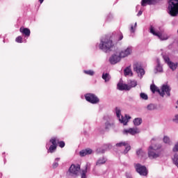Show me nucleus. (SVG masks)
I'll use <instances>...</instances> for the list:
<instances>
[{"label": "nucleus", "mask_w": 178, "mask_h": 178, "mask_svg": "<svg viewBox=\"0 0 178 178\" xmlns=\"http://www.w3.org/2000/svg\"><path fill=\"white\" fill-rule=\"evenodd\" d=\"M49 143H51V145H50L49 149L47 150V152H50V154H54V152L56 151V148H58V144L60 148H64L65 145H66L63 140L59 141V139L56 137L51 138L49 140Z\"/></svg>", "instance_id": "1"}, {"label": "nucleus", "mask_w": 178, "mask_h": 178, "mask_svg": "<svg viewBox=\"0 0 178 178\" xmlns=\"http://www.w3.org/2000/svg\"><path fill=\"white\" fill-rule=\"evenodd\" d=\"M168 10L170 16L173 17L178 15V0H170L168 2Z\"/></svg>", "instance_id": "2"}, {"label": "nucleus", "mask_w": 178, "mask_h": 178, "mask_svg": "<svg viewBox=\"0 0 178 178\" xmlns=\"http://www.w3.org/2000/svg\"><path fill=\"white\" fill-rule=\"evenodd\" d=\"M113 47V42H112V40L111 39H104V40H102L100 44H99V49H102V51H109L111 48Z\"/></svg>", "instance_id": "3"}, {"label": "nucleus", "mask_w": 178, "mask_h": 178, "mask_svg": "<svg viewBox=\"0 0 178 178\" xmlns=\"http://www.w3.org/2000/svg\"><path fill=\"white\" fill-rule=\"evenodd\" d=\"M85 99L88 102H90V104H98L99 102V99L97 95L92 93H87L85 95Z\"/></svg>", "instance_id": "4"}, {"label": "nucleus", "mask_w": 178, "mask_h": 178, "mask_svg": "<svg viewBox=\"0 0 178 178\" xmlns=\"http://www.w3.org/2000/svg\"><path fill=\"white\" fill-rule=\"evenodd\" d=\"M135 169L137 173H139L140 176H147V175H148V170H147V167L140 163L136 164Z\"/></svg>", "instance_id": "5"}, {"label": "nucleus", "mask_w": 178, "mask_h": 178, "mask_svg": "<svg viewBox=\"0 0 178 178\" xmlns=\"http://www.w3.org/2000/svg\"><path fill=\"white\" fill-rule=\"evenodd\" d=\"M157 149H159V147L156 146H150L149 147L148 156L150 159H154L155 158L159 157V153L155 152Z\"/></svg>", "instance_id": "6"}, {"label": "nucleus", "mask_w": 178, "mask_h": 178, "mask_svg": "<svg viewBox=\"0 0 178 178\" xmlns=\"http://www.w3.org/2000/svg\"><path fill=\"white\" fill-rule=\"evenodd\" d=\"M80 169V164H72L69 168V172L72 176H79Z\"/></svg>", "instance_id": "7"}, {"label": "nucleus", "mask_w": 178, "mask_h": 178, "mask_svg": "<svg viewBox=\"0 0 178 178\" xmlns=\"http://www.w3.org/2000/svg\"><path fill=\"white\" fill-rule=\"evenodd\" d=\"M134 72H136L138 74H140V77H143L145 74V70L141 66V64L135 63L133 65Z\"/></svg>", "instance_id": "8"}, {"label": "nucleus", "mask_w": 178, "mask_h": 178, "mask_svg": "<svg viewBox=\"0 0 178 178\" xmlns=\"http://www.w3.org/2000/svg\"><path fill=\"white\" fill-rule=\"evenodd\" d=\"M116 115L117 118H119L120 123H123L124 125L127 124L129 119H131V118L130 116H127V115H125L126 118H124L123 116H122L120 118V110L118 109V108H116Z\"/></svg>", "instance_id": "9"}, {"label": "nucleus", "mask_w": 178, "mask_h": 178, "mask_svg": "<svg viewBox=\"0 0 178 178\" xmlns=\"http://www.w3.org/2000/svg\"><path fill=\"white\" fill-rule=\"evenodd\" d=\"M171 88L168 85H163L161 87V91H160V95L161 97H165V94L168 95V97H170V91Z\"/></svg>", "instance_id": "10"}, {"label": "nucleus", "mask_w": 178, "mask_h": 178, "mask_svg": "<svg viewBox=\"0 0 178 178\" xmlns=\"http://www.w3.org/2000/svg\"><path fill=\"white\" fill-rule=\"evenodd\" d=\"M150 33L153 34V35H156V37H158L160 40H168V35L166 34H162L161 33L155 32V31L154 30V27L152 26L150 27Z\"/></svg>", "instance_id": "11"}, {"label": "nucleus", "mask_w": 178, "mask_h": 178, "mask_svg": "<svg viewBox=\"0 0 178 178\" xmlns=\"http://www.w3.org/2000/svg\"><path fill=\"white\" fill-rule=\"evenodd\" d=\"M122 57L120 56H117V55H113L110 59L109 62L111 65H116L118 62H120V59Z\"/></svg>", "instance_id": "12"}, {"label": "nucleus", "mask_w": 178, "mask_h": 178, "mask_svg": "<svg viewBox=\"0 0 178 178\" xmlns=\"http://www.w3.org/2000/svg\"><path fill=\"white\" fill-rule=\"evenodd\" d=\"M90 168H91V164L87 163L85 165V169L82 170L81 174V178H87V172L88 170H90Z\"/></svg>", "instance_id": "13"}, {"label": "nucleus", "mask_w": 178, "mask_h": 178, "mask_svg": "<svg viewBox=\"0 0 178 178\" xmlns=\"http://www.w3.org/2000/svg\"><path fill=\"white\" fill-rule=\"evenodd\" d=\"M124 133H126V134L129 133V134H131V136H134V134H138V133H140V129L137 127L130 128L129 129H125Z\"/></svg>", "instance_id": "14"}, {"label": "nucleus", "mask_w": 178, "mask_h": 178, "mask_svg": "<svg viewBox=\"0 0 178 178\" xmlns=\"http://www.w3.org/2000/svg\"><path fill=\"white\" fill-rule=\"evenodd\" d=\"M130 54H131V47H128L120 53V58H126V56H129Z\"/></svg>", "instance_id": "15"}, {"label": "nucleus", "mask_w": 178, "mask_h": 178, "mask_svg": "<svg viewBox=\"0 0 178 178\" xmlns=\"http://www.w3.org/2000/svg\"><path fill=\"white\" fill-rule=\"evenodd\" d=\"M117 87L120 91H123L124 90H127V91H129L130 90V87L127 84L122 83H118Z\"/></svg>", "instance_id": "16"}, {"label": "nucleus", "mask_w": 178, "mask_h": 178, "mask_svg": "<svg viewBox=\"0 0 178 178\" xmlns=\"http://www.w3.org/2000/svg\"><path fill=\"white\" fill-rule=\"evenodd\" d=\"M91 154H92L91 149H83L79 152L80 156H86V155H91Z\"/></svg>", "instance_id": "17"}, {"label": "nucleus", "mask_w": 178, "mask_h": 178, "mask_svg": "<svg viewBox=\"0 0 178 178\" xmlns=\"http://www.w3.org/2000/svg\"><path fill=\"white\" fill-rule=\"evenodd\" d=\"M124 75L125 76V77L127 76H133V71H131V65L127 67L124 70Z\"/></svg>", "instance_id": "18"}, {"label": "nucleus", "mask_w": 178, "mask_h": 178, "mask_svg": "<svg viewBox=\"0 0 178 178\" xmlns=\"http://www.w3.org/2000/svg\"><path fill=\"white\" fill-rule=\"evenodd\" d=\"M19 31L20 33L24 34L26 37H30V34L31 33L29 28H20Z\"/></svg>", "instance_id": "19"}, {"label": "nucleus", "mask_w": 178, "mask_h": 178, "mask_svg": "<svg viewBox=\"0 0 178 178\" xmlns=\"http://www.w3.org/2000/svg\"><path fill=\"white\" fill-rule=\"evenodd\" d=\"M156 2V0H142L141 5L143 6H147V5H154Z\"/></svg>", "instance_id": "20"}, {"label": "nucleus", "mask_w": 178, "mask_h": 178, "mask_svg": "<svg viewBox=\"0 0 178 178\" xmlns=\"http://www.w3.org/2000/svg\"><path fill=\"white\" fill-rule=\"evenodd\" d=\"M150 90L153 94H155V92H159V94L161 93V90H159V88H158L155 84H152L150 86Z\"/></svg>", "instance_id": "21"}, {"label": "nucleus", "mask_w": 178, "mask_h": 178, "mask_svg": "<svg viewBox=\"0 0 178 178\" xmlns=\"http://www.w3.org/2000/svg\"><path fill=\"white\" fill-rule=\"evenodd\" d=\"M111 129H115V125L113 124H111L109 122L105 123V130L106 131H109V130H111Z\"/></svg>", "instance_id": "22"}, {"label": "nucleus", "mask_w": 178, "mask_h": 178, "mask_svg": "<svg viewBox=\"0 0 178 178\" xmlns=\"http://www.w3.org/2000/svg\"><path fill=\"white\" fill-rule=\"evenodd\" d=\"M102 78L106 83V82L109 81V80H111V75L108 73H106V74L103 73Z\"/></svg>", "instance_id": "23"}, {"label": "nucleus", "mask_w": 178, "mask_h": 178, "mask_svg": "<svg viewBox=\"0 0 178 178\" xmlns=\"http://www.w3.org/2000/svg\"><path fill=\"white\" fill-rule=\"evenodd\" d=\"M143 123V119L138 118L134 120V124L135 126H140Z\"/></svg>", "instance_id": "24"}, {"label": "nucleus", "mask_w": 178, "mask_h": 178, "mask_svg": "<svg viewBox=\"0 0 178 178\" xmlns=\"http://www.w3.org/2000/svg\"><path fill=\"white\" fill-rule=\"evenodd\" d=\"M136 155L138 156V158H143L145 155V152L143 151L142 149H139L138 151H136Z\"/></svg>", "instance_id": "25"}, {"label": "nucleus", "mask_w": 178, "mask_h": 178, "mask_svg": "<svg viewBox=\"0 0 178 178\" xmlns=\"http://www.w3.org/2000/svg\"><path fill=\"white\" fill-rule=\"evenodd\" d=\"M168 66L172 70H176L177 67V65L172 62H168Z\"/></svg>", "instance_id": "26"}, {"label": "nucleus", "mask_w": 178, "mask_h": 178, "mask_svg": "<svg viewBox=\"0 0 178 178\" xmlns=\"http://www.w3.org/2000/svg\"><path fill=\"white\" fill-rule=\"evenodd\" d=\"M129 86H128V87H130L131 88H133V87H136L137 86V81H129Z\"/></svg>", "instance_id": "27"}, {"label": "nucleus", "mask_w": 178, "mask_h": 178, "mask_svg": "<svg viewBox=\"0 0 178 178\" xmlns=\"http://www.w3.org/2000/svg\"><path fill=\"white\" fill-rule=\"evenodd\" d=\"M105 162H106V160L104 158L102 159H99L97 162L96 163L97 165H104V163H105Z\"/></svg>", "instance_id": "28"}, {"label": "nucleus", "mask_w": 178, "mask_h": 178, "mask_svg": "<svg viewBox=\"0 0 178 178\" xmlns=\"http://www.w3.org/2000/svg\"><path fill=\"white\" fill-rule=\"evenodd\" d=\"M124 147H125V149L124 150V154H127V152H129V151L131 149V147L127 143V145H124Z\"/></svg>", "instance_id": "29"}, {"label": "nucleus", "mask_w": 178, "mask_h": 178, "mask_svg": "<svg viewBox=\"0 0 178 178\" xmlns=\"http://www.w3.org/2000/svg\"><path fill=\"white\" fill-rule=\"evenodd\" d=\"M83 73H85V74H88V76H94V74H95V72H94V71L91 70H84Z\"/></svg>", "instance_id": "30"}, {"label": "nucleus", "mask_w": 178, "mask_h": 178, "mask_svg": "<svg viewBox=\"0 0 178 178\" xmlns=\"http://www.w3.org/2000/svg\"><path fill=\"white\" fill-rule=\"evenodd\" d=\"M60 159H59V158H56V159H55V161H54V163H53V168H54V169H55V168H58V166H59V163H58V162H59Z\"/></svg>", "instance_id": "31"}, {"label": "nucleus", "mask_w": 178, "mask_h": 178, "mask_svg": "<svg viewBox=\"0 0 178 178\" xmlns=\"http://www.w3.org/2000/svg\"><path fill=\"white\" fill-rule=\"evenodd\" d=\"M15 41L16 42L22 44V42H23V38L22 36H18L16 38Z\"/></svg>", "instance_id": "32"}, {"label": "nucleus", "mask_w": 178, "mask_h": 178, "mask_svg": "<svg viewBox=\"0 0 178 178\" xmlns=\"http://www.w3.org/2000/svg\"><path fill=\"white\" fill-rule=\"evenodd\" d=\"M124 145H127V142H120L116 144V147H124Z\"/></svg>", "instance_id": "33"}, {"label": "nucleus", "mask_w": 178, "mask_h": 178, "mask_svg": "<svg viewBox=\"0 0 178 178\" xmlns=\"http://www.w3.org/2000/svg\"><path fill=\"white\" fill-rule=\"evenodd\" d=\"M140 98H142V99H148V95H147V94L145 93H140Z\"/></svg>", "instance_id": "34"}, {"label": "nucleus", "mask_w": 178, "mask_h": 178, "mask_svg": "<svg viewBox=\"0 0 178 178\" xmlns=\"http://www.w3.org/2000/svg\"><path fill=\"white\" fill-rule=\"evenodd\" d=\"M148 111H154L155 109V106L154 104H149L147 106Z\"/></svg>", "instance_id": "35"}, {"label": "nucleus", "mask_w": 178, "mask_h": 178, "mask_svg": "<svg viewBox=\"0 0 178 178\" xmlns=\"http://www.w3.org/2000/svg\"><path fill=\"white\" fill-rule=\"evenodd\" d=\"M163 141L165 144L170 143V139L168 136H164Z\"/></svg>", "instance_id": "36"}, {"label": "nucleus", "mask_w": 178, "mask_h": 178, "mask_svg": "<svg viewBox=\"0 0 178 178\" xmlns=\"http://www.w3.org/2000/svg\"><path fill=\"white\" fill-rule=\"evenodd\" d=\"M156 70L158 71V72H159L160 73L161 72H162V71H163V68H162V66H161V65H157V67H156Z\"/></svg>", "instance_id": "37"}, {"label": "nucleus", "mask_w": 178, "mask_h": 178, "mask_svg": "<svg viewBox=\"0 0 178 178\" xmlns=\"http://www.w3.org/2000/svg\"><path fill=\"white\" fill-rule=\"evenodd\" d=\"M173 122H175V123H178V115H176L175 118L172 119Z\"/></svg>", "instance_id": "38"}, {"label": "nucleus", "mask_w": 178, "mask_h": 178, "mask_svg": "<svg viewBox=\"0 0 178 178\" xmlns=\"http://www.w3.org/2000/svg\"><path fill=\"white\" fill-rule=\"evenodd\" d=\"M173 152H178V145H175V147L173 148Z\"/></svg>", "instance_id": "39"}, {"label": "nucleus", "mask_w": 178, "mask_h": 178, "mask_svg": "<svg viewBox=\"0 0 178 178\" xmlns=\"http://www.w3.org/2000/svg\"><path fill=\"white\" fill-rule=\"evenodd\" d=\"M165 62H167L168 65H169V62H171L170 59L169 58V57H166L165 58Z\"/></svg>", "instance_id": "40"}, {"label": "nucleus", "mask_w": 178, "mask_h": 178, "mask_svg": "<svg viewBox=\"0 0 178 178\" xmlns=\"http://www.w3.org/2000/svg\"><path fill=\"white\" fill-rule=\"evenodd\" d=\"M122 40H123V34L121 33V34L120 35V37H119V38H118V40H119V41H122Z\"/></svg>", "instance_id": "41"}, {"label": "nucleus", "mask_w": 178, "mask_h": 178, "mask_svg": "<svg viewBox=\"0 0 178 178\" xmlns=\"http://www.w3.org/2000/svg\"><path fill=\"white\" fill-rule=\"evenodd\" d=\"M126 177L127 178H133L132 177H131V175H130L129 173H126Z\"/></svg>", "instance_id": "42"}, {"label": "nucleus", "mask_w": 178, "mask_h": 178, "mask_svg": "<svg viewBox=\"0 0 178 178\" xmlns=\"http://www.w3.org/2000/svg\"><path fill=\"white\" fill-rule=\"evenodd\" d=\"M131 33H134V26H131L130 29Z\"/></svg>", "instance_id": "43"}, {"label": "nucleus", "mask_w": 178, "mask_h": 178, "mask_svg": "<svg viewBox=\"0 0 178 178\" xmlns=\"http://www.w3.org/2000/svg\"><path fill=\"white\" fill-rule=\"evenodd\" d=\"M141 15H143V11L140 10L138 13V15L141 16Z\"/></svg>", "instance_id": "44"}, {"label": "nucleus", "mask_w": 178, "mask_h": 178, "mask_svg": "<svg viewBox=\"0 0 178 178\" xmlns=\"http://www.w3.org/2000/svg\"><path fill=\"white\" fill-rule=\"evenodd\" d=\"M40 3H42L44 2V0H39Z\"/></svg>", "instance_id": "45"}, {"label": "nucleus", "mask_w": 178, "mask_h": 178, "mask_svg": "<svg viewBox=\"0 0 178 178\" xmlns=\"http://www.w3.org/2000/svg\"><path fill=\"white\" fill-rule=\"evenodd\" d=\"M137 26V22L135 23V26Z\"/></svg>", "instance_id": "46"}]
</instances>
